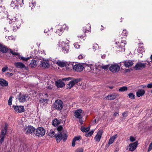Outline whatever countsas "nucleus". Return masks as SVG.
Wrapping results in <instances>:
<instances>
[{"instance_id": "1", "label": "nucleus", "mask_w": 152, "mask_h": 152, "mask_svg": "<svg viewBox=\"0 0 152 152\" xmlns=\"http://www.w3.org/2000/svg\"><path fill=\"white\" fill-rule=\"evenodd\" d=\"M72 80L70 81L69 83L66 85V88L67 89H70L76 83L79 82L80 80V79H73L70 77L64 78L62 79V80H58L55 82L56 86L58 88H62L65 86V83L63 81H67Z\"/></svg>"}, {"instance_id": "2", "label": "nucleus", "mask_w": 152, "mask_h": 152, "mask_svg": "<svg viewBox=\"0 0 152 152\" xmlns=\"http://www.w3.org/2000/svg\"><path fill=\"white\" fill-rule=\"evenodd\" d=\"M62 129L63 127L61 126H60L57 127V130L58 133L56 136V140L58 142H60L62 139L64 141L67 138V136L66 134L64 132H61Z\"/></svg>"}, {"instance_id": "3", "label": "nucleus", "mask_w": 152, "mask_h": 152, "mask_svg": "<svg viewBox=\"0 0 152 152\" xmlns=\"http://www.w3.org/2000/svg\"><path fill=\"white\" fill-rule=\"evenodd\" d=\"M23 4V0H12L10 6L14 9L18 10L19 7H22Z\"/></svg>"}, {"instance_id": "4", "label": "nucleus", "mask_w": 152, "mask_h": 152, "mask_svg": "<svg viewBox=\"0 0 152 152\" xmlns=\"http://www.w3.org/2000/svg\"><path fill=\"white\" fill-rule=\"evenodd\" d=\"M64 104L63 102L60 99L56 100L53 104V107L55 109L61 110L63 108Z\"/></svg>"}, {"instance_id": "5", "label": "nucleus", "mask_w": 152, "mask_h": 152, "mask_svg": "<svg viewBox=\"0 0 152 152\" xmlns=\"http://www.w3.org/2000/svg\"><path fill=\"white\" fill-rule=\"evenodd\" d=\"M109 69L113 73H117L120 70V67L117 64H112L109 67Z\"/></svg>"}, {"instance_id": "6", "label": "nucleus", "mask_w": 152, "mask_h": 152, "mask_svg": "<svg viewBox=\"0 0 152 152\" xmlns=\"http://www.w3.org/2000/svg\"><path fill=\"white\" fill-rule=\"evenodd\" d=\"M126 41L123 40L120 42H118L116 45V47L117 49H119L118 51H124L125 48V45L126 44Z\"/></svg>"}, {"instance_id": "7", "label": "nucleus", "mask_w": 152, "mask_h": 152, "mask_svg": "<svg viewBox=\"0 0 152 152\" xmlns=\"http://www.w3.org/2000/svg\"><path fill=\"white\" fill-rule=\"evenodd\" d=\"M59 46L61 47L62 51L64 53H67L69 52V47L68 43H65V42H62L59 44Z\"/></svg>"}, {"instance_id": "8", "label": "nucleus", "mask_w": 152, "mask_h": 152, "mask_svg": "<svg viewBox=\"0 0 152 152\" xmlns=\"http://www.w3.org/2000/svg\"><path fill=\"white\" fill-rule=\"evenodd\" d=\"M66 25L64 24L62 26L59 25H57V28H58L56 31V33L60 36L61 35L66 28Z\"/></svg>"}, {"instance_id": "9", "label": "nucleus", "mask_w": 152, "mask_h": 152, "mask_svg": "<svg viewBox=\"0 0 152 152\" xmlns=\"http://www.w3.org/2000/svg\"><path fill=\"white\" fill-rule=\"evenodd\" d=\"M45 131L42 127H39L37 129L35 133V135L38 137H42L45 134Z\"/></svg>"}, {"instance_id": "10", "label": "nucleus", "mask_w": 152, "mask_h": 152, "mask_svg": "<svg viewBox=\"0 0 152 152\" xmlns=\"http://www.w3.org/2000/svg\"><path fill=\"white\" fill-rule=\"evenodd\" d=\"M18 100L20 102H24L29 99V97L27 94H20L18 97Z\"/></svg>"}, {"instance_id": "11", "label": "nucleus", "mask_w": 152, "mask_h": 152, "mask_svg": "<svg viewBox=\"0 0 152 152\" xmlns=\"http://www.w3.org/2000/svg\"><path fill=\"white\" fill-rule=\"evenodd\" d=\"M20 21H19L17 18L14 17L12 19H11V20L9 21V23L11 24L13 22V26L15 25V26H20Z\"/></svg>"}, {"instance_id": "12", "label": "nucleus", "mask_w": 152, "mask_h": 152, "mask_svg": "<svg viewBox=\"0 0 152 152\" xmlns=\"http://www.w3.org/2000/svg\"><path fill=\"white\" fill-rule=\"evenodd\" d=\"M12 107L17 113H22L23 112L24 110V107L22 106H15L13 105Z\"/></svg>"}, {"instance_id": "13", "label": "nucleus", "mask_w": 152, "mask_h": 152, "mask_svg": "<svg viewBox=\"0 0 152 152\" xmlns=\"http://www.w3.org/2000/svg\"><path fill=\"white\" fill-rule=\"evenodd\" d=\"M35 130V129L31 125H29L28 127L25 129V131L26 134H28L33 133Z\"/></svg>"}, {"instance_id": "14", "label": "nucleus", "mask_w": 152, "mask_h": 152, "mask_svg": "<svg viewBox=\"0 0 152 152\" xmlns=\"http://www.w3.org/2000/svg\"><path fill=\"white\" fill-rule=\"evenodd\" d=\"M137 142H135L134 143L129 144V151H134L137 147Z\"/></svg>"}, {"instance_id": "15", "label": "nucleus", "mask_w": 152, "mask_h": 152, "mask_svg": "<svg viewBox=\"0 0 152 152\" xmlns=\"http://www.w3.org/2000/svg\"><path fill=\"white\" fill-rule=\"evenodd\" d=\"M73 69L77 72H80L83 70V66L81 65L77 64L73 66Z\"/></svg>"}, {"instance_id": "16", "label": "nucleus", "mask_w": 152, "mask_h": 152, "mask_svg": "<svg viewBox=\"0 0 152 152\" xmlns=\"http://www.w3.org/2000/svg\"><path fill=\"white\" fill-rule=\"evenodd\" d=\"M146 63H138L134 66V68L136 70H141L145 66Z\"/></svg>"}, {"instance_id": "17", "label": "nucleus", "mask_w": 152, "mask_h": 152, "mask_svg": "<svg viewBox=\"0 0 152 152\" xmlns=\"http://www.w3.org/2000/svg\"><path fill=\"white\" fill-rule=\"evenodd\" d=\"M103 133V131L102 130H99L97 134L95 136L94 139L95 141L98 142H99Z\"/></svg>"}, {"instance_id": "18", "label": "nucleus", "mask_w": 152, "mask_h": 152, "mask_svg": "<svg viewBox=\"0 0 152 152\" xmlns=\"http://www.w3.org/2000/svg\"><path fill=\"white\" fill-rule=\"evenodd\" d=\"M82 110L80 109L76 110L74 112L75 116L78 118H82L81 114L82 113Z\"/></svg>"}, {"instance_id": "19", "label": "nucleus", "mask_w": 152, "mask_h": 152, "mask_svg": "<svg viewBox=\"0 0 152 152\" xmlns=\"http://www.w3.org/2000/svg\"><path fill=\"white\" fill-rule=\"evenodd\" d=\"M118 96L117 94L113 93L106 96L105 97V99L107 100H113L116 99Z\"/></svg>"}, {"instance_id": "20", "label": "nucleus", "mask_w": 152, "mask_h": 152, "mask_svg": "<svg viewBox=\"0 0 152 152\" xmlns=\"http://www.w3.org/2000/svg\"><path fill=\"white\" fill-rule=\"evenodd\" d=\"M88 67L91 69L90 71L93 73L97 74L99 72V70L93 65H90Z\"/></svg>"}, {"instance_id": "21", "label": "nucleus", "mask_w": 152, "mask_h": 152, "mask_svg": "<svg viewBox=\"0 0 152 152\" xmlns=\"http://www.w3.org/2000/svg\"><path fill=\"white\" fill-rule=\"evenodd\" d=\"M123 62L124 63V66L127 67H129L133 64L132 61L130 60L124 61Z\"/></svg>"}, {"instance_id": "22", "label": "nucleus", "mask_w": 152, "mask_h": 152, "mask_svg": "<svg viewBox=\"0 0 152 152\" xmlns=\"http://www.w3.org/2000/svg\"><path fill=\"white\" fill-rule=\"evenodd\" d=\"M14 65L17 68L22 69L25 67V65L21 62H15Z\"/></svg>"}, {"instance_id": "23", "label": "nucleus", "mask_w": 152, "mask_h": 152, "mask_svg": "<svg viewBox=\"0 0 152 152\" xmlns=\"http://www.w3.org/2000/svg\"><path fill=\"white\" fill-rule=\"evenodd\" d=\"M145 93V91L143 89H139L136 92V95L138 97L142 96Z\"/></svg>"}, {"instance_id": "24", "label": "nucleus", "mask_w": 152, "mask_h": 152, "mask_svg": "<svg viewBox=\"0 0 152 152\" xmlns=\"http://www.w3.org/2000/svg\"><path fill=\"white\" fill-rule=\"evenodd\" d=\"M8 48L4 45H0V51L3 53H6L8 51Z\"/></svg>"}, {"instance_id": "25", "label": "nucleus", "mask_w": 152, "mask_h": 152, "mask_svg": "<svg viewBox=\"0 0 152 152\" xmlns=\"http://www.w3.org/2000/svg\"><path fill=\"white\" fill-rule=\"evenodd\" d=\"M7 125L6 124L4 127L1 130L0 135L1 136L5 137L7 132Z\"/></svg>"}, {"instance_id": "26", "label": "nucleus", "mask_w": 152, "mask_h": 152, "mask_svg": "<svg viewBox=\"0 0 152 152\" xmlns=\"http://www.w3.org/2000/svg\"><path fill=\"white\" fill-rule=\"evenodd\" d=\"M91 30V27L90 24H87L86 26L84 27L83 29V31L85 34L86 33H88Z\"/></svg>"}, {"instance_id": "27", "label": "nucleus", "mask_w": 152, "mask_h": 152, "mask_svg": "<svg viewBox=\"0 0 152 152\" xmlns=\"http://www.w3.org/2000/svg\"><path fill=\"white\" fill-rule=\"evenodd\" d=\"M81 138L80 136H76L73 138L72 142V146L74 147L75 145V141L79 140Z\"/></svg>"}, {"instance_id": "28", "label": "nucleus", "mask_w": 152, "mask_h": 152, "mask_svg": "<svg viewBox=\"0 0 152 152\" xmlns=\"http://www.w3.org/2000/svg\"><path fill=\"white\" fill-rule=\"evenodd\" d=\"M0 84L3 86H6L8 85V83L6 80L0 78Z\"/></svg>"}, {"instance_id": "29", "label": "nucleus", "mask_w": 152, "mask_h": 152, "mask_svg": "<svg viewBox=\"0 0 152 152\" xmlns=\"http://www.w3.org/2000/svg\"><path fill=\"white\" fill-rule=\"evenodd\" d=\"M116 138V135L111 137L109 140L108 144L110 145L113 143Z\"/></svg>"}, {"instance_id": "30", "label": "nucleus", "mask_w": 152, "mask_h": 152, "mask_svg": "<svg viewBox=\"0 0 152 152\" xmlns=\"http://www.w3.org/2000/svg\"><path fill=\"white\" fill-rule=\"evenodd\" d=\"M57 134H56L54 131H53L52 129H50V131L49 133H48L49 136L51 137H55L56 138V136Z\"/></svg>"}, {"instance_id": "31", "label": "nucleus", "mask_w": 152, "mask_h": 152, "mask_svg": "<svg viewBox=\"0 0 152 152\" xmlns=\"http://www.w3.org/2000/svg\"><path fill=\"white\" fill-rule=\"evenodd\" d=\"M37 62L36 61L34 60H32L30 64V66L32 68H33L35 67L37 65Z\"/></svg>"}, {"instance_id": "32", "label": "nucleus", "mask_w": 152, "mask_h": 152, "mask_svg": "<svg viewBox=\"0 0 152 152\" xmlns=\"http://www.w3.org/2000/svg\"><path fill=\"white\" fill-rule=\"evenodd\" d=\"M41 65L43 67L48 68L49 67V65L47 61H43L41 62Z\"/></svg>"}, {"instance_id": "33", "label": "nucleus", "mask_w": 152, "mask_h": 152, "mask_svg": "<svg viewBox=\"0 0 152 152\" xmlns=\"http://www.w3.org/2000/svg\"><path fill=\"white\" fill-rule=\"evenodd\" d=\"M90 127L88 126L87 127H81L80 129L83 132H87L90 130Z\"/></svg>"}, {"instance_id": "34", "label": "nucleus", "mask_w": 152, "mask_h": 152, "mask_svg": "<svg viewBox=\"0 0 152 152\" xmlns=\"http://www.w3.org/2000/svg\"><path fill=\"white\" fill-rule=\"evenodd\" d=\"M60 124V122L56 118L55 119L52 121V124L54 126H56Z\"/></svg>"}, {"instance_id": "35", "label": "nucleus", "mask_w": 152, "mask_h": 152, "mask_svg": "<svg viewBox=\"0 0 152 152\" xmlns=\"http://www.w3.org/2000/svg\"><path fill=\"white\" fill-rule=\"evenodd\" d=\"M57 64L59 66L61 67L64 66L66 64L65 62L61 61H58L57 62Z\"/></svg>"}, {"instance_id": "36", "label": "nucleus", "mask_w": 152, "mask_h": 152, "mask_svg": "<svg viewBox=\"0 0 152 152\" xmlns=\"http://www.w3.org/2000/svg\"><path fill=\"white\" fill-rule=\"evenodd\" d=\"M36 5V2L35 1H32L31 3H29V6L30 7H31V10H32L35 7Z\"/></svg>"}, {"instance_id": "37", "label": "nucleus", "mask_w": 152, "mask_h": 152, "mask_svg": "<svg viewBox=\"0 0 152 152\" xmlns=\"http://www.w3.org/2000/svg\"><path fill=\"white\" fill-rule=\"evenodd\" d=\"M127 87L126 86H124L120 87L118 91L120 92H124L127 91Z\"/></svg>"}, {"instance_id": "38", "label": "nucleus", "mask_w": 152, "mask_h": 152, "mask_svg": "<svg viewBox=\"0 0 152 152\" xmlns=\"http://www.w3.org/2000/svg\"><path fill=\"white\" fill-rule=\"evenodd\" d=\"M94 130H92L89 132L88 133H86L85 134V136L87 137H89L90 136H91L93 134V133L94 132Z\"/></svg>"}, {"instance_id": "39", "label": "nucleus", "mask_w": 152, "mask_h": 152, "mask_svg": "<svg viewBox=\"0 0 152 152\" xmlns=\"http://www.w3.org/2000/svg\"><path fill=\"white\" fill-rule=\"evenodd\" d=\"M128 96L129 98H130L131 99H134L135 97V95L132 93H129L128 95Z\"/></svg>"}, {"instance_id": "40", "label": "nucleus", "mask_w": 152, "mask_h": 152, "mask_svg": "<svg viewBox=\"0 0 152 152\" xmlns=\"http://www.w3.org/2000/svg\"><path fill=\"white\" fill-rule=\"evenodd\" d=\"M48 102V99H41L40 100V102L41 103H43L44 102H45V103H47Z\"/></svg>"}, {"instance_id": "41", "label": "nucleus", "mask_w": 152, "mask_h": 152, "mask_svg": "<svg viewBox=\"0 0 152 152\" xmlns=\"http://www.w3.org/2000/svg\"><path fill=\"white\" fill-rule=\"evenodd\" d=\"M50 31H53V28L51 27L50 28H48L45 29L44 31V32L45 33H48Z\"/></svg>"}, {"instance_id": "42", "label": "nucleus", "mask_w": 152, "mask_h": 152, "mask_svg": "<svg viewBox=\"0 0 152 152\" xmlns=\"http://www.w3.org/2000/svg\"><path fill=\"white\" fill-rule=\"evenodd\" d=\"M13 98V97H12V96H10L8 100V104L9 105H11L12 104V99Z\"/></svg>"}, {"instance_id": "43", "label": "nucleus", "mask_w": 152, "mask_h": 152, "mask_svg": "<svg viewBox=\"0 0 152 152\" xmlns=\"http://www.w3.org/2000/svg\"><path fill=\"white\" fill-rule=\"evenodd\" d=\"M8 70V67L7 66H5L2 68L1 71L2 72H4Z\"/></svg>"}, {"instance_id": "44", "label": "nucleus", "mask_w": 152, "mask_h": 152, "mask_svg": "<svg viewBox=\"0 0 152 152\" xmlns=\"http://www.w3.org/2000/svg\"><path fill=\"white\" fill-rule=\"evenodd\" d=\"M74 45L76 48H79L80 46V45L78 42H76L74 44Z\"/></svg>"}, {"instance_id": "45", "label": "nucleus", "mask_w": 152, "mask_h": 152, "mask_svg": "<svg viewBox=\"0 0 152 152\" xmlns=\"http://www.w3.org/2000/svg\"><path fill=\"white\" fill-rule=\"evenodd\" d=\"M20 26H15V25L13 26V30L15 32L18 29Z\"/></svg>"}, {"instance_id": "46", "label": "nucleus", "mask_w": 152, "mask_h": 152, "mask_svg": "<svg viewBox=\"0 0 152 152\" xmlns=\"http://www.w3.org/2000/svg\"><path fill=\"white\" fill-rule=\"evenodd\" d=\"M137 51L138 53H141L143 52V48L142 47H139L137 49Z\"/></svg>"}, {"instance_id": "47", "label": "nucleus", "mask_w": 152, "mask_h": 152, "mask_svg": "<svg viewBox=\"0 0 152 152\" xmlns=\"http://www.w3.org/2000/svg\"><path fill=\"white\" fill-rule=\"evenodd\" d=\"M98 47V45L96 43H95L94 44V45L93 47V49L95 51Z\"/></svg>"}, {"instance_id": "48", "label": "nucleus", "mask_w": 152, "mask_h": 152, "mask_svg": "<svg viewBox=\"0 0 152 152\" xmlns=\"http://www.w3.org/2000/svg\"><path fill=\"white\" fill-rule=\"evenodd\" d=\"M152 142L150 144L148 147V151L149 152L152 150Z\"/></svg>"}, {"instance_id": "49", "label": "nucleus", "mask_w": 152, "mask_h": 152, "mask_svg": "<svg viewBox=\"0 0 152 152\" xmlns=\"http://www.w3.org/2000/svg\"><path fill=\"white\" fill-rule=\"evenodd\" d=\"M4 137L1 136L0 137V144H1L4 141Z\"/></svg>"}, {"instance_id": "50", "label": "nucleus", "mask_w": 152, "mask_h": 152, "mask_svg": "<svg viewBox=\"0 0 152 152\" xmlns=\"http://www.w3.org/2000/svg\"><path fill=\"white\" fill-rule=\"evenodd\" d=\"M127 34V33L126 30H123L122 33V35H123L126 37Z\"/></svg>"}, {"instance_id": "51", "label": "nucleus", "mask_w": 152, "mask_h": 152, "mask_svg": "<svg viewBox=\"0 0 152 152\" xmlns=\"http://www.w3.org/2000/svg\"><path fill=\"white\" fill-rule=\"evenodd\" d=\"M101 67L102 69H107L108 68H109V65H103L101 66Z\"/></svg>"}, {"instance_id": "52", "label": "nucleus", "mask_w": 152, "mask_h": 152, "mask_svg": "<svg viewBox=\"0 0 152 152\" xmlns=\"http://www.w3.org/2000/svg\"><path fill=\"white\" fill-rule=\"evenodd\" d=\"M20 59L21 60H23V61H27L29 59V57L26 58V57H23L22 56H21L20 57Z\"/></svg>"}, {"instance_id": "53", "label": "nucleus", "mask_w": 152, "mask_h": 152, "mask_svg": "<svg viewBox=\"0 0 152 152\" xmlns=\"http://www.w3.org/2000/svg\"><path fill=\"white\" fill-rule=\"evenodd\" d=\"M85 56L82 54H81L78 57V58L79 59H82L84 58L85 57Z\"/></svg>"}, {"instance_id": "54", "label": "nucleus", "mask_w": 152, "mask_h": 152, "mask_svg": "<svg viewBox=\"0 0 152 152\" xmlns=\"http://www.w3.org/2000/svg\"><path fill=\"white\" fill-rule=\"evenodd\" d=\"M10 53L12 55L15 56L18 55V53L13 52L11 49H10Z\"/></svg>"}, {"instance_id": "55", "label": "nucleus", "mask_w": 152, "mask_h": 152, "mask_svg": "<svg viewBox=\"0 0 152 152\" xmlns=\"http://www.w3.org/2000/svg\"><path fill=\"white\" fill-rule=\"evenodd\" d=\"M83 149L82 148H78L76 150V152H83Z\"/></svg>"}, {"instance_id": "56", "label": "nucleus", "mask_w": 152, "mask_h": 152, "mask_svg": "<svg viewBox=\"0 0 152 152\" xmlns=\"http://www.w3.org/2000/svg\"><path fill=\"white\" fill-rule=\"evenodd\" d=\"M130 140L131 142H132L135 141V138L132 136H131L129 139Z\"/></svg>"}, {"instance_id": "57", "label": "nucleus", "mask_w": 152, "mask_h": 152, "mask_svg": "<svg viewBox=\"0 0 152 152\" xmlns=\"http://www.w3.org/2000/svg\"><path fill=\"white\" fill-rule=\"evenodd\" d=\"M147 86L148 88H152V83H150L148 84Z\"/></svg>"}, {"instance_id": "58", "label": "nucleus", "mask_w": 152, "mask_h": 152, "mask_svg": "<svg viewBox=\"0 0 152 152\" xmlns=\"http://www.w3.org/2000/svg\"><path fill=\"white\" fill-rule=\"evenodd\" d=\"M122 115L124 117H126L128 115V113L127 112H124L123 113Z\"/></svg>"}, {"instance_id": "59", "label": "nucleus", "mask_w": 152, "mask_h": 152, "mask_svg": "<svg viewBox=\"0 0 152 152\" xmlns=\"http://www.w3.org/2000/svg\"><path fill=\"white\" fill-rule=\"evenodd\" d=\"M6 74L7 75H9L10 76H12L13 75V74L11 73L7 72Z\"/></svg>"}, {"instance_id": "60", "label": "nucleus", "mask_w": 152, "mask_h": 152, "mask_svg": "<svg viewBox=\"0 0 152 152\" xmlns=\"http://www.w3.org/2000/svg\"><path fill=\"white\" fill-rule=\"evenodd\" d=\"M82 118H79V121L80 123V124H83V121L82 119Z\"/></svg>"}, {"instance_id": "61", "label": "nucleus", "mask_w": 152, "mask_h": 152, "mask_svg": "<svg viewBox=\"0 0 152 152\" xmlns=\"http://www.w3.org/2000/svg\"><path fill=\"white\" fill-rule=\"evenodd\" d=\"M4 31L6 33H7L9 32V31H8L7 28L5 27L4 28Z\"/></svg>"}, {"instance_id": "62", "label": "nucleus", "mask_w": 152, "mask_h": 152, "mask_svg": "<svg viewBox=\"0 0 152 152\" xmlns=\"http://www.w3.org/2000/svg\"><path fill=\"white\" fill-rule=\"evenodd\" d=\"M113 115L114 116H116L118 115V114L117 112H115L113 114Z\"/></svg>"}, {"instance_id": "63", "label": "nucleus", "mask_w": 152, "mask_h": 152, "mask_svg": "<svg viewBox=\"0 0 152 152\" xmlns=\"http://www.w3.org/2000/svg\"><path fill=\"white\" fill-rule=\"evenodd\" d=\"M105 56L106 55L105 54L102 55L101 56V58L103 59H104L105 58Z\"/></svg>"}, {"instance_id": "64", "label": "nucleus", "mask_w": 152, "mask_h": 152, "mask_svg": "<svg viewBox=\"0 0 152 152\" xmlns=\"http://www.w3.org/2000/svg\"><path fill=\"white\" fill-rule=\"evenodd\" d=\"M37 46H40V42H37Z\"/></svg>"}]
</instances>
